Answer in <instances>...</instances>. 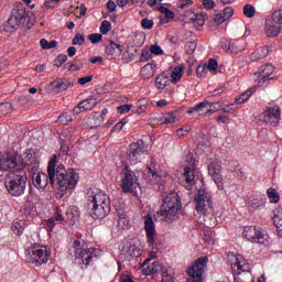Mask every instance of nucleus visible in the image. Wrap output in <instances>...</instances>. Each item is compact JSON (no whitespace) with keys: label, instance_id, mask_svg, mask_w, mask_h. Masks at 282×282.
I'll list each match as a JSON object with an SVG mask.
<instances>
[{"label":"nucleus","instance_id":"1","mask_svg":"<svg viewBox=\"0 0 282 282\" xmlns=\"http://www.w3.org/2000/svg\"><path fill=\"white\" fill-rule=\"evenodd\" d=\"M87 206L93 219H105L111 213V199L104 192L89 189Z\"/></svg>","mask_w":282,"mask_h":282},{"label":"nucleus","instance_id":"2","mask_svg":"<svg viewBox=\"0 0 282 282\" xmlns=\"http://www.w3.org/2000/svg\"><path fill=\"white\" fill-rule=\"evenodd\" d=\"M30 12L23 6L11 10V15L4 23V32H17V30H30Z\"/></svg>","mask_w":282,"mask_h":282},{"label":"nucleus","instance_id":"3","mask_svg":"<svg viewBox=\"0 0 282 282\" xmlns=\"http://www.w3.org/2000/svg\"><path fill=\"white\" fill-rule=\"evenodd\" d=\"M74 248V263L76 265H80L82 270L85 268H89L91 265L94 259L98 257V254H102V250L96 248L84 249L83 242L80 240H75L73 242Z\"/></svg>","mask_w":282,"mask_h":282},{"label":"nucleus","instance_id":"4","mask_svg":"<svg viewBox=\"0 0 282 282\" xmlns=\"http://www.w3.org/2000/svg\"><path fill=\"white\" fill-rule=\"evenodd\" d=\"M55 184L62 193L72 191L78 184V173L74 169L66 170L65 166L58 165L55 170Z\"/></svg>","mask_w":282,"mask_h":282},{"label":"nucleus","instance_id":"5","mask_svg":"<svg viewBox=\"0 0 282 282\" xmlns=\"http://www.w3.org/2000/svg\"><path fill=\"white\" fill-rule=\"evenodd\" d=\"M56 155H53L48 161L47 173L42 172L32 176V182L37 191H45L47 184H56Z\"/></svg>","mask_w":282,"mask_h":282},{"label":"nucleus","instance_id":"6","mask_svg":"<svg viewBox=\"0 0 282 282\" xmlns=\"http://www.w3.org/2000/svg\"><path fill=\"white\" fill-rule=\"evenodd\" d=\"M180 208H182V200H180L177 193L172 192L163 198V204L158 215L164 217L166 221H173L177 217V210Z\"/></svg>","mask_w":282,"mask_h":282},{"label":"nucleus","instance_id":"7","mask_svg":"<svg viewBox=\"0 0 282 282\" xmlns=\"http://www.w3.org/2000/svg\"><path fill=\"white\" fill-rule=\"evenodd\" d=\"M18 173H11L4 180V186L12 197H21L28 186V176L21 172Z\"/></svg>","mask_w":282,"mask_h":282},{"label":"nucleus","instance_id":"8","mask_svg":"<svg viewBox=\"0 0 282 282\" xmlns=\"http://www.w3.org/2000/svg\"><path fill=\"white\" fill-rule=\"evenodd\" d=\"M50 254L52 252L47 247H41V245H32L25 250V259L28 263H32L35 268H40L43 263L50 261Z\"/></svg>","mask_w":282,"mask_h":282},{"label":"nucleus","instance_id":"9","mask_svg":"<svg viewBox=\"0 0 282 282\" xmlns=\"http://www.w3.org/2000/svg\"><path fill=\"white\" fill-rule=\"evenodd\" d=\"M25 169V162L19 154L8 153L7 156H0V171H10V173H21Z\"/></svg>","mask_w":282,"mask_h":282},{"label":"nucleus","instance_id":"10","mask_svg":"<svg viewBox=\"0 0 282 282\" xmlns=\"http://www.w3.org/2000/svg\"><path fill=\"white\" fill-rule=\"evenodd\" d=\"M197 165L195 164V156L193 153H188L185 156V164H184V182L183 186L186 191H193V186H195V171Z\"/></svg>","mask_w":282,"mask_h":282},{"label":"nucleus","instance_id":"11","mask_svg":"<svg viewBox=\"0 0 282 282\" xmlns=\"http://www.w3.org/2000/svg\"><path fill=\"white\" fill-rule=\"evenodd\" d=\"M208 265V257L204 256L198 258L193 265L188 269L187 282H204V272Z\"/></svg>","mask_w":282,"mask_h":282},{"label":"nucleus","instance_id":"12","mask_svg":"<svg viewBox=\"0 0 282 282\" xmlns=\"http://www.w3.org/2000/svg\"><path fill=\"white\" fill-rule=\"evenodd\" d=\"M138 176L129 166H126L121 172V191L122 193H133V188L140 186Z\"/></svg>","mask_w":282,"mask_h":282},{"label":"nucleus","instance_id":"13","mask_svg":"<svg viewBox=\"0 0 282 282\" xmlns=\"http://www.w3.org/2000/svg\"><path fill=\"white\" fill-rule=\"evenodd\" d=\"M243 236L248 241H251V243H260V246H268L270 243L268 234L257 229L256 227H245Z\"/></svg>","mask_w":282,"mask_h":282},{"label":"nucleus","instance_id":"14","mask_svg":"<svg viewBox=\"0 0 282 282\" xmlns=\"http://www.w3.org/2000/svg\"><path fill=\"white\" fill-rule=\"evenodd\" d=\"M229 261H231V270L234 274H242V272H250V262L241 254L229 253Z\"/></svg>","mask_w":282,"mask_h":282},{"label":"nucleus","instance_id":"15","mask_svg":"<svg viewBox=\"0 0 282 282\" xmlns=\"http://www.w3.org/2000/svg\"><path fill=\"white\" fill-rule=\"evenodd\" d=\"M194 200L196 203V212L199 213V215H206V213H208V209H206V203L208 206H212L213 204V197L208 192H206V189H198Z\"/></svg>","mask_w":282,"mask_h":282},{"label":"nucleus","instance_id":"16","mask_svg":"<svg viewBox=\"0 0 282 282\" xmlns=\"http://www.w3.org/2000/svg\"><path fill=\"white\" fill-rule=\"evenodd\" d=\"M144 230L148 238V243L150 246L155 245V223L153 221V216L148 214L144 216Z\"/></svg>","mask_w":282,"mask_h":282},{"label":"nucleus","instance_id":"17","mask_svg":"<svg viewBox=\"0 0 282 282\" xmlns=\"http://www.w3.org/2000/svg\"><path fill=\"white\" fill-rule=\"evenodd\" d=\"M280 120H281V108L279 106H273L269 108L263 116V121L267 124H272L273 127H276Z\"/></svg>","mask_w":282,"mask_h":282},{"label":"nucleus","instance_id":"18","mask_svg":"<svg viewBox=\"0 0 282 282\" xmlns=\"http://www.w3.org/2000/svg\"><path fill=\"white\" fill-rule=\"evenodd\" d=\"M98 105V99L96 97H89L87 99L82 100L77 106L73 108L74 116H78L83 113V111H91L94 107Z\"/></svg>","mask_w":282,"mask_h":282},{"label":"nucleus","instance_id":"19","mask_svg":"<svg viewBox=\"0 0 282 282\" xmlns=\"http://www.w3.org/2000/svg\"><path fill=\"white\" fill-rule=\"evenodd\" d=\"M143 153H144V141L139 140L130 144L128 160L131 162V164H135L138 162V158L141 156Z\"/></svg>","mask_w":282,"mask_h":282},{"label":"nucleus","instance_id":"20","mask_svg":"<svg viewBox=\"0 0 282 282\" xmlns=\"http://www.w3.org/2000/svg\"><path fill=\"white\" fill-rule=\"evenodd\" d=\"M253 76L258 78V85L252 86L247 90L248 95L251 97L254 91H257V87H263V85H268L270 80H272L274 77H272V73H265V72H256L253 73Z\"/></svg>","mask_w":282,"mask_h":282},{"label":"nucleus","instance_id":"21","mask_svg":"<svg viewBox=\"0 0 282 282\" xmlns=\"http://www.w3.org/2000/svg\"><path fill=\"white\" fill-rule=\"evenodd\" d=\"M149 270H150L151 274H154L155 272H161V274H162L161 282H173V275L169 274L166 267L160 264V262H153L149 267Z\"/></svg>","mask_w":282,"mask_h":282},{"label":"nucleus","instance_id":"22","mask_svg":"<svg viewBox=\"0 0 282 282\" xmlns=\"http://www.w3.org/2000/svg\"><path fill=\"white\" fill-rule=\"evenodd\" d=\"M69 87H72V83L69 79H56L48 85V89L54 94L67 91Z\"/></svg>","mask_w":282,"mask_h":282},{"label":"nucleus","instance_id":"23","mask_svg":"<svg viewBox=\"0 0 282 282\" xmlns=\"http://www.w3.org/2000/svg\"><path fill=\"white\" fill-rule=\"evenodd\" d=\"M140 256V249L134 245H127L121 250L120 257L124 259V261H131V259H135Z\"/></svg>","mask_w":282,"mask_h":282},{"label":"nucleus","instance_id":"24","mask_svg":"<svg viewBox=\"0 0 282 282\" xmlns=\"http://www.w3.org/2000/svg\"><path fill=\"white\" fill-rule=\"evenodd\" d=\"M66 219L70 226L76 225V221L80 219V210L76 206H70L66 209Z\"/></svg>","mask_w":282,"mask_h":282},{"label":"nucleus","instance_id":"25","mask_svg":"<svg viewBox=\"0 0 282 282\" xmlns=\"http://www.w3.org/2000/svg\"><path fill=\"white\" fill-rule=\"evenodd\" d=\"M171 84V77H169V73H160L155 79V87L160 91H163L165 87H169Z\"/></svg>","mask_w":282,"mask_h":282},{"label":"nucleus","instance_id":"26","mask_svg":"<svg viewBox=\"0 0 282 282\" xmlns=\"http://www.w3.org/2000/svg\"><path fill=\"white\" fill-rule=\"evenodd\" d=\"M273 224L278 228L279 237H282V205L273 210Z\"/></svg>","mask_w":282,"mask_h":282},{"label":"nucleus","instance_id":"27","mask_svg":"<svg viewBox=\"0 0 282 282\" xmlns=\"http://www.w3.org/2000/svg\"><path fill=\"white\" fill-rule=\"evenodd\" d=\"M123 50H124L123 45H120L113 41H111L109 45L106 47L107 54H109L110 56H113V58H117V56H120Z\"/></svg>","mask_w":282,"mask_h":282},{"label":"nucleus","instance_id":"28","mask_svg":"<svg viewBox=\"0 0 282 282\" xmlns=\"http://www.w3.org/2000/svg\"><path fill=\"white\" fill-rule=\"evenodd\" d=\"M219 67V63H217V59L209 58L208 63L206 64H198L196 66V72H215Z\"/></svg>","mask_w":282,"mask_h":282},{"label":"nucleus","instance_id":"29","mask_svg":"<svg viewBox=\"0 0 282 282\" xmlns=\"http://www.w3.org/2000/svg\"><path fill=\"white\" fill-rule=\"evenodd\" d=\"M270 54V48L268 46H260L250 55L251 61H261V58H265Z\"/></svg>","mask_w":282,"mask_h":282},{"label":"nucleus","instance_id":"30","mask_svg":"<svg viewBox=\"0 0 282 282\" xmlns=\"http://www.w3.org/2000/svg\"><path fill=\"white\" fill-rule=\"evenodd\" d=\"M281 33V25L274 24V22H267L265 24V34L267 36H279Z\"/></svg>","mask_w":282,"mask_h":282},{"label":"nucleus","instance_id":"31","mask_svg":"<svg viewBox=\"0 0 282 282\" xmlns=\"http://www.w3.org/2000/svg\"><path fill=\"white\" fill-rule=\"evenodd\" d=\"M26 158L31 161V167H30L31 177L33 175H39V173H43V172H39V158H36V155L29 153Z\"/></svg>","mask_w":282,"mask_h":282},{"label":"nucleus","instance_id":"32","mask_svg":"<svg viewBox=\"0 0 282 282\" xmlns=\"http://www.w3.org/2000/svg\"><path fill=\"white\" fill-rule=\"evenodd\" d=\"M208 173L210 176L221 174V162L217 160L212 161L208 165Z\"/></svg>","mask_w":282,"mask_h":282},{"label":"nucleus","instance_id":"33","mask_svg":"<svg viewBox=\"0 0 282 282\" xmlns=\"http://www.w3.org/2000/svg\"><path fill=\"white\" fill-rule=\"evenodd\" d=\"M118 217L119 228H121V230H129L131 228V223L129 221V218H127V214H118Z\"/></svg>","mask_w":282,"mask_h":282},{"label":"nucleus","instance_id":"34","mask_svg":"<svg viewBox=\"0 0 282 282\" xmlns=\"http://www.w3.org/2000/svg\"><path fill=\"white\" fill-rule=\"evenodd\" d=\"M11 230L14 235L21 237V235H23V231L25 230V221L21 220L13 223L11 226Z\"/></svg>","mask_w":282,"mask_h":282},{"label":"nucleus","instance_id":"35","mask_svg":"<svg viewBox=\"0 0 282 282\" xmlns=\"http://www.w3.org/2000/svg\"><path fill=\"white\" fill-rule=\"evenodd\" d=\"M214 105H217V102H210L208 100L199 102L193 107L194 113H198V116H202V112L204 111V109H206V107L209 106L210 108H213Z\"/></svg>","mask_w":282,"mask_h":282},{"label":"nucleus","instance_id":"36","mask_svg":"<svg viewBox=\"0 0 282 282\" xmlns=\"http://www.w3.org/2000/svg\"><path fill=\"white\" fill-rule=\"evenodd\" d=\"M191 21L194 23L196 30H202V28H204V23H206V20L202 14L192 15Z\"/></svg>","mask_w":282,"mask_h":282},{"label":"nucleus","instance_id":"37","mask_svg":"<svg viewBox=\"0 0 282 282\" xmlns=\"http://www.w3.org/2000/svg\"><path fill=\"white\" fill-rule=\"evenodd\" d=\"M267 195L272 204H279L281 196L279 195V192H276L274 187L268 188Z\"/></svg>","mask_w":282,"mask_h":282},{"label":"nucleus","instance_id":"38","mask_svg":"<svg viewBox=\"0 0 282 282\" xmlns=\"http://www.w3.org/2000/svg\"><path fill=\"white\" fill-rule=\"evenodd\" d=\"M137 113L140 116L141 113L147 112V109L149 107V99L142 98L137 101Z\"/></svg>","mask_w":282,"mask_h":282},{"label":"nucleus","instance_id":"39","mask_svg":"<svg viewBox=\"0 0 282 282\" xmlns=\"http://www.w3.org/2000/svg\"><path fill=\"white\" fill-rule=\"evenodd\" d=\"M177 120V112H165L162 124H173Z\"/></svg>","mask_w":282,"mask_h":282},{"label":"nucleus","instance_id":"40","mask_svg":"<svg viewBox=\"0 0 282 282\" xmlns=\"http://www.w3.org/2000/svg\"><path fill=\"white\" fill-rule=\"evenodd\" d=\"M56 45H58V42L56 40H53L51 42H48L46 39L40 40V46L42 47V50H54Z\"/></svg>","mask_w":282,"mask_h":282},{"label":"nucleus","instance_id":"41","mask_svg":"<svg viewBox=\"0 0 282 282\" xmlns=\"http://www.w3.org/2000/svg\"><path fill=\"white\" fill-rule=\"evenodd\" d=\"M14 111V106L11 102H1L0 104V113L1 116H8V113H12Z\"/></svg>","mask_w":282,"mask_h":282},{"label":"nucleus","instance_id":"42","mask_svg":"<svg viewBox=\"0 0 282 282\" xmlns=\"http://www.w3.org/2000/svg\"><path fill=\"white\" fill-rule=\"evenodd\" d=\"M242 12L245 17H247V19H252V17L257 14V10L252 4H245V7L242 8Z\"/></svg>","mask_w":282,"mask_h":282},{"label":"nucleus","instance_id":"43","mask_svg":"<svg viewBox=\"0 0 282 282\" xmlns=\"http://www.w3.org/2000/svg\"><path fill=\"white\" fill-rule=\"evenodd\" d=\"M212 178L214 180L215 184L218 187V191H224V178L221 177V174H214L212 175Z\"/></svg>","mask_w":282,"mask_h":282},{"label":"nucleus","instance_id":"44","mask_svg":"<svg viewBox=\"0 0 282 282\" xmlns=\"http://www.w3.org/2000/svg\"><path fill=\"white\" fill-rule=\"evenodd\" d=\"M99 30L101 34H109V32H111V22L107 20L102 21Z\"/></svg>","mask_w":282,"mask_h":282},{"label":"nucleus","instance_id":"45","mask_svg":"<svg viewBox=\"0 0 282 282\" xmlns=\"http://www.w3.org/2000/svg\"><path fill=\"white\" fill-rule=\"evenodd\" d=\"M195 50H197V43H195V41H191L185 44L186 54L188 55L194 54Z\"/></svg>","mask_w":282,"mask_h":282},{"label":"nucleus","instance_id":"46","mask_svg":"<svg viewBox=\"0 0 282 282\" xmlns=\"http://www.w3.org/2000/svg\"><path fill=\"white\" fill-rule=\"evenodd\" d=\"M107 113H109V110L107 108H104L101 110V115H99L98 122L96 123V126H90L91 129H97V127H100V124H102L105 122V118L107 116Z\"/></svg>","mask_w":282,"mask_h":282},{"label":"nucleus","instance_id":"47","mask_svg":"<svg viewBox=\"0 0 282 282\" xmlns=\"http://www.w3.org/2000/svg\"><path fill=\"white\" fill-rule=\"evenodd\" d=\"M250 95L248 94V90H246L241 96L236 98V105H245V102H248L250 100Z\"/></svg>","mask_w":282,"mask_h":282},{"label":"nucleus","instance_id":"48","mask_svg":"<svg viewBox=\"0 0 282 282\" xmlns=\"http://www.w3.org/2000/svg\"><path fill=\"white\" fill-rule=\"evenodd\" d=\"M182 72H172L171 74H169L171 83H180V80H182Z\"/></svg>","mask_w":282,"mask_h":282},{"label":"nucleus","instance_id":"49","mask_svg":"<svg viewBox=\"0 0 282 282\" xmlns=\"http://www.w3.org/2000/svg\"><path fill=\"white\" fill-rule=\"evenodd\" d=\"M72 43L74 45H85V35H83L80 33H76Z\"/></svg>","mask_w":282,"mask_h":282},{"label":"nucleus","instance_id":"50","mask_svg":"<svg viewBox=\"0 0 282 282\" xmlns=\"http://www.w3.org/2000/svg\"><path fill=\"white\" fill-rule=\"evenodd\" d=\"M73 120L72 116L67 113H63L57 118V122H59V124H68V122H73Z\"/></svg>","mask_w":282,"mask_h":282},{"label":"nucleus","instance_id":"51","mask_svg":"<svg viewBox=\"0 0 282 282\" xmlns=\"http://www.w3.org/2000/svg\"><path fill=\"white\" fill-rule=\"evenodd\" d=\"M191 126H185L184 128H180L176 130L177 138H184V135H188L191 133Z\"/></svg>","mask_w":282,"mask_h":282},{"label":"nucleus","instance_id":"52","mask_svg":"<svg viewBox=\"0 0 282 282\" xmlns=\"http://www.w3.org/2000/svg\"><path fill=\"white\" fill-rule=\"evenodd\" d=\"M63 63H67V55L61 54L54 59L53 65L55 67H61Z\"/></svg>","mask_w":282,"mask_h":282},{"label":"nucleus","instance_id":"53","mask_svg":"<svg viewBox=\"0 0 282 282\" xmlns=\"http://www.w3.org/2000/svg\"><path fill=\"white\" fill-rule=\"evenodd\" d=\"M131 109H133V105H131V104L117 107L118 113H121V115L129 113L131 111Z\"/></svg>","mask_w":282,"mask_h":282},{"label":"nucleus","instance_id":"54","mask_svg":"<svg viewBox=\"0 0 282 282\" xmlns=\"http://www.w3.org/2000/svg\"><path fill=\"white\" fill-rule=\"evenodd\" d=\"M150 54H154V56H160L162 54H164V51L162 50V47L160 45H151L150 46Z\"/></svg>","mask_w":282,"mask_h":282},{"label":"nucleus","instance_id":"55","mask_svg":"<svg viewBox=\"0 0 282 282\" xmlns=\"http://www.w3.org/2000/svg\"><path fill=\"white\" fill-rule=\"evenodd\" d=\"M224 91H226V87L220 86V87L214 89L213 91H209L208 98H215V96H220V94H224Z\"/></svg>","mask_w":282,"mask_h":282},{"label":"nucleus","instance_id":"56","mask_svg":"<svg viewBox=\"0 0 282 282\" xmlns=\"http://www.w3.org/2000/svg\"><path fill=\"white\" fill-rule=\"evenodd\" d=\"M88 40L90 43L96 44L99 43V41H102V34L100 33H93L88 35Z\"/></svg>","mask_w":282,"mask_h":282},{"label":"nucleus","instance_id":"57","mask_svg":"<svg viewBox=\"0 0 282 282\" xmlns=\"http://www.w3.org/2000/svg\"><path fill=\"white\" fill-rule=\"evenodd\" d=\"M19 105H28V102H32V96L30 95H22L18 98Z\"/></svg>","mask_w":282,"mask_h":282},{"label":"nucleus","instance_id":"58","mask_svg":"<svg viewBox=\"0 0 282 282\" xmlns=\"http://www.w3.org/2000/svg\"><path fill=\"white\" fill-rule=\"evenodd\" d=\"M94 80V75H87L77 79L78 85H87Z\"/></svg>","mask_w":282,"mask_h":282},{"label":"nucleus","instance_id":"59","mask_svg":"<svg viewBox=\"0 0 282 282\" xmlns=\"http://www.w3.org/2000/svg\"><path fill=\"white\" fill-rule=\"evenodd\" d=\"M141 28H143V30H151L153 28V20L143 19L141 21Z\"/></svg>","mask_w":282,"mask_h":282},{"label":"nucleus","instance_id":"60","mask_svg":"<svg viewBox=\"0 0 282 282\" xmlns=\"http://www.w3.org/2000/svg\"><path fill=\"white\" fill-rule=\"evenodd\" d=\"M235 14V9H232L231 7H226L223 11V17H225V19L228 21V19H230V17H232Z\"/></svg>","mask_w":282,"mask_h":282},{"label":"nucleus","instance_id":"61","mask_svg":"<svg viewBox=\"0 0 282 282\" xmlns=\"http://www.w3.org/2000/svg\"><path fill=\"white\" fill-rule=\"evenodd\" d=\"M177 8L181 10H184L185 8H188V6H193V0H180L176 3Z\"/></svg>","mask_w":282,"mask_h":282},{"label":"nucleus","instance_id":"62","mask_svg":"<svg viewBox=\"0 0 282 282\" xmlns=\"http://www.w3.org/2000/svg\"><path fill=\"white\" fill-rule=\"evenodd\" d=\"M53 219L55 221H64L65 220V217H63V209H61V207L56 208V212H55V215H54Z\"/></svg>","mask_w":282,"mask_h":282},{"label":"nucleus","instance_id":"63","mask_svg":"<svg viewBox=\"0 0 282 282\" xmlns=\"http://www.w3.org/2000/svg\"><path fill=\"white\" fill-rule=\"evenodd\" d=\"M272 21H276L279 23V25L282 24V11H275L272 17H271Z\"/></svg>","mask_w":282,"mask_h":282},{"label":"nucleus","instance_id":"64","mask_svg":"<svg viewBox=\"0 0 282 282\" xmlns=\"http://www.w3.org/2000/svg\"><path fill=\"white\" fill-rule=\"evenodd\" d=\"M215 23H217L218 25H221V23L226 22V18L224 15V13H217L214 18Z\"/></svg>","mask_w":282,"mask_h":282}]
</instances>
